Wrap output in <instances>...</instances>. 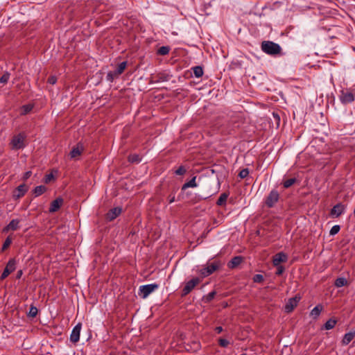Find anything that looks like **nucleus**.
Returning a JSON list of instances; mask_svg holds the SVG:
<instances>
[{"label": "nucleus", "mask_w": 355, "mask_h": 355, "mask_svg": "<svg viewBox=\"0 0 355 355\" xmlns=\"http://www.w3.org/2000/svg\"><path fill=\"white\" fill-rule=\"evenodd\" d=\"M223 265V263L220 261H214L211 263H207L205 266L200 270L199 272L202 277H206L218 270Z\"/></svg>", "instance_id": "1"}, {"label": "nucleus", "mask_w": 355, "mask_h": 355, "mask_svg": "<svg viewBox=\"0 0 355 355\" xmlns=\"http://www.w3.org/2000/svg\"><path fill=\"white\" fill-rule=\"evenodd\" d=\"M261 49L264 53L271 55L279 54L282 51V48L278 44L271 41L263 42Z\"/></svg>", "instance_id": "2"}, {"label": "nucleus", "mask_w": 355, "mask_h": 355, "mask_svg": "<svg viewBox=\"0 0 355 355\" xmlns=\"http://www.w3.org/2000/svg\"><path fill=\"white\" fill-rule=\"evenodd\" d=\"M26 135L24 133H19L14 135L10 141V145L13 150L24 148L25 145Z\"/></svg>", "instance_id": "3"}, {"label": "nucleus", "mask_w": 355, "mask_h": 355, "mask_svg": "<svg viewBox=\"0 0 355 355\" xmlns=\"http://www.w3.org/2000/svg\"><path fill=\"white\" fill-rule=\"evenodd\" d=\"M158 288L159 285L157 284H150L141 286L139 288V295L141 298L146 299L149 295L153 293Z\"/></svg>", "instance_id": "4"}, {"label": "nucleus", "mask_w": 355, "mask_h": 355, "mask_svg": "<svg viewBox=\"0 0 355 355\" xmlns=\"http://www.w3.org/2000/svg\"><path fill=\"white\" fill-rule=\"evenodd\" d=\"M201 281L202 279L198 277L188 281L182 290V296L187 295Z\"/></svg>", "instance_id": "5"}, {"label": "nucleus", "mask_w": 355, "mask_h": 355, "mask_svg": "<svg viewBox=\"0 0 355 355\" xmlns=\"http://www.w3.org/2000/svg\"><path fill=\"white\" fill-rule=\"evenodd\" d=\"M339 98L343 104H348L354 101L355 94L349 89H343L341 90Z\"/></svg>", "instance_id": "6"}, {"label": "nucleus", "mask_w": 355, "mask_h": 355, "mask_svg": "<svg viewBox=\"0 0 355 355\" xmlns=\"http://www.w3.org/2000/svg\"><path fill=\"white\" fill-rule=\"evenodd\" d=\"M279 199V192L277 190L273 189L270 192V193L266 198V200H265L266 205L268 207L271 208V207H274V205L278 202Z\"/></svg>", "instance_id": "7"}, {"label": "nucleus", "mask_w": 355, "mask_h": 355, "mask_svg": "<svg viewBox=\"0 0 355 355\" xmlns=\"http://www.w3.org/2000/svg\"><path fill=\"white\" fill-rule=\"evenodd\" d=\"M16 269V260L15 259H10L6 264L5 269L3 270L1 279H6L11 272Z\"/></svg>", "instance_id": "8"}, {"label": "nucleus", "mask_w": 355, "mask_h": 355, "mask_svg": "<svg viewBox=\"0 0 355 355\" xmlns=\"http://www.w3.org/2000/svg\"><path fill=\"white\" fill-rule=\"evenodd\" d=\"M82 327L81 323H78L72 329L70 335V340L73 343H76L80 339V334Z\"/></svg>", "instance_id": "9"}, {"label": "nucleus", "mask_w": 355, "mask_h": 355, "mask_svg": "<svg viewBox=\"0 0 355 355\" xmlns=\"http://www.w3.org/2000/svg\"><path fill=\"white\" fill-rule=\"evenodd\" d=\"M28 191V187L25 184H20L18 186L13 192V198L15 199H19L23 197Z\"/></svg>", "instance_id": "10"}, {"label": "nucleus", "mask_w": 355, "mask_h": 355, "mask_svg": "<svg viewBox=\"0 0 355 355\" xmlns=\"http://www.w3.org/2000/svg\"><path fill=\"white\" fill-rule=\"evenodd\" d=\"M345 209V206L343 205L342 203H338L333 207V208L331 209L330 214L332 216L334 217H339Z\"/></svg>", "instance_id": "11"}, {"label": "nucleus", "mask_w": 355, "mask_h": 355, "mask_svg": "<svg viewBox=\"0 0 355 355\" xmlns=\"http://www.w3.org/2000/svg\"><path fill=\"white\" fill-rule=\"evenodd\" d=\"M300 299V298L297 297L289 299L288 302L285 305V311L287 313L291 312L294 309V308L297 306Z\"/></svg>", "instance_id": "12"}, {"label": "nucleus", "mask_w": 355, "mask_h": 355, "mask_svg": "<svg viewBox=\"0 0 355 355\" xmlns=\"http://www.w3.org/2000/svg\"><path fill=\"white\" fill-rule=\"evenodd\" d=\"M287 261V255L284 252L276 254L272 259V263L275 266H278L280 263Z\"/></svg>", "instance_id": "13"}, {"label": "nucleus", "mask_w": 355, "mask_h": 355, "mask_svg": "<svg viewBox=\"0 0 355 355\" xmlns=\"http://www.w3.org/2000/svg\"><path fill=\"white\" fill-rule=\"evenodd\" d=\"M63 203V199L60 197L57 198L55 200L51 202L50 207H49V212L53 213L57 211L62 206Z\"/></svg>", "instance_id": "14"}, {"label": "nucleus", "mask_w": 355, "mask_h": 355, "mask_svg": "<svg viewBox=\"0 0 355 355\" xmlns=\"http://www.w3.org/2000/svg\"><path fill=\"white\" fill-rule=\"evenodd\" d=\"M84 150V147L82 144L78 143L76 146H74L70 152L71 158H76L81 155L83 151Z\"/></svg>", "instance_id": "15"}, {"label": "nucleus", "mask_w": 355, "mask_h": 355, "mask_svg": "<svg viewBox=\"0 0 355 355\" xmlns=\"http://www.w3.org/2000/svg\"><path fill=\"white\" fill-rule=\"evenodd\" d=\"M121 213V208L114 207V208L110 209L107 212V214H106V218L108 220L112 221L114 219H115L118 216H119Z\"/></svg>", "instance_id": "16"}, {"label": "nucleus", "mask_w": 355, "mask_h": 355, "mask_svg": "<svg viewBox=\"0 0 355 355\" xmlns=\"http://www.w3.org/2000/svg\"><path fill=\"white\" fill-rule=\"evenodd\" d=\"M243 260V258L241 256L234 257L227 263V267L230 269L235 268L242 263Z\"/></svg>", "instance_id": "17"}, {"label": "nucleus", "mask_w": 355, "mask_h": 355, "mask_svg": "<svg viewBox=\"0 0 355 355\" xmlns=\"http://www.w3.org/2000/svg\"><path fill=\"white\" fill-rule=\"evenodd\" d=\"M19 222H20V220L19 219H12L9 223V224L3 228V232H7L10 230H12V231L17 230L19 227Z\"/></svg>", "instance_id": "18"}, {"label": "nucleus", "mask_w": 355, "mask_h": 355, "mask_svg": "<svg viewBox=\"0 0 355 355\" xmlns=\"http://www.w3.org/2000/svg\"><path fill=\"white\" fill-rule=\"evenodd\" d=\"M355 337V331L346 333L342 340V345H348Z\"/></svg>", "instance_id": "19"}, {"label": "nucleus", "mask_w": 355, "mask_h": 355, "mask_svg": "<svg viewBox=\"0 0 355 355\" xmlns=\"http://www.w3.org/2000/svg\"><path fill=\"white\" fill-rule=\"evenodd\" d=\"M196 176H194L191 180H190L189 182L184 183L181 189L182 191H184L186 190L188 188H195V187H198V184L196 182Z\"/></svg>", "instance_id": "20"}, {"label": "nucleus", "mask_w": 355, "mask_h": 355, "mask_svg": "<svg viewBox=\"0 0 355 355\" xmlns=\"http://www.w3.org/2000/svg\"><path fill=\"white\" fill-rule=\"evenodd\" d=\"M323 306L321 304L317 305L311 310L310 313L311 316L313 318H317L320 315Z\"/></svg>", "instance_id": "21"}, {"label": "nucleus", "mask_w": 355, "mask_h": 355, "mask_svg": "<svg viewBox=\"0 0 355 355\" xmlns=\"http://www.w3.org/2000/svg\"><path fill=\"white\" fill-rule=\"evenodd\" d=\"M228 196H229V193H227L225 192V193H221L220 197L217 200L216 205L218 206L225 205Z\"/></svg>", "instance_id": "22"}, {"label": "nucleus", "mask_w": 355, "mask_h": 355, "mask_svg": "<svg viewBox=\"0 0 355 355\" xmlns=\"http://www.w3.org/2000/svg\"><path fill=\"white\" fill-rule=\"evenodd\" d=\"M348 282L345 277H338L335 280L334 285L336 287L340 288L342 286H347Z\"/></svg>", "instance_id": "23"}, {"label": "nucleus", "mask_w": 355, "mask_h": 355, "mask_svg": "<svg viewBox=\"0 0 355 355\" xmlns=\"http://www.w3.org/2000/svg\"><path fill=\"white\" fill-rule=\"evenodd\" d=\"M127 66V62H121L116 69L114 71V75L115 76H119L121 75V73H123V72L124 71L125 67Z\"/></svg>", "instance_id": "24"}, {"label": "nucleus", "mask_w": 355, "mask_h": 355, "mask_svg": "<svg viewBox=\"0 0 355 355\" xmlns=\"http://www.w3.org/2000/svg\"><path fill=\"white\" fill-rule=\"evenodd\" d=\"M46 191V188L45 186L40 185V186H37L34 189L33 193L35 196H41L42 194H43Z\"/></svg>", "instance_id": "25"}, {"label": "nucleus", "mask_w": 355, "mask_h": 355, "mask_svg": "<svg viewBox=\"0 0 355 355\" xmlns=\"http://www.w3.org/2000/svg\"><path fill=\"white\" fill-rule=\"evenodd\" d=\"M128 159L130 162L133 164H138L141 161V157L137 154H131Z\"/></svg>", "instance_id": "26"}, {"label": "nucleus", "mask_w": 355, "mask_h": 355, "mask_svg": "<svg viewBox=\"0 0 355 355\" xmlns=\"http://www.w3.org/2000/svg\"><path fill=\"white\" fill-rule=\"evenodd\" d=\"M216 295V292L215 291H213L209 293L207 295L203 296L202 301L205 303H209L214 298Z\"/></svg>", "instance_id": "27"}, {"label": "nucleus", "mask_w": 355, "mask_h": 355, "mask_svg": "<svg viewBox=\"0 0 355 355\" xmlns=\"http://www.w3.org/2000/svg\"><path fill=\"white\" fill-rule=\"evenodd\" d=\"M193 74L196 78H200L203 75V69L200 66H196L192 68Z\"/></svg>", "instance_id": "28"}, {"label": "nucleus", "mask_w": 355, "mask_h": 355, "mask_svg": "<svg viewBox=\"0 0 355 355\" xmlns=\"http://www.w3.org/2000/svg\"><path fill=\"white\" fill-rule=\"evenodd\" d=\"M336 322L337 321L334 319H329V320H327L324 325V327L325 329L327 330H329V329H333L335 325L336 324Z\"/></svg>", "instance_id": "29"}, {"label": "nucleus", "mask_w": 355, "mask_h": 355, "mask_svg": "<svg viewBox=\"0 0 355 355\" xmlns=\"http://www.w3.org/2000/svg\"><path fill=\"white\" fill-rule=\"evenodd\" d=\"M170 51V47L168 46H161L158 50H157V54L158 55H166L167 54H168Z\"/></svg>", "instance_id": "30"}, {"label": "nucleus", "mask_w": 355, "mask_h": 355, "mask_svg": "<svg viewBox=\"0 0 355 355\" xmlns=\"http://www.w3.org/2000/svg\"><path fill=\"white\" fill-rule=\"evenodd\" d=\"M33 108V105L31 104L24 105L21 107V114H27L29 113Z\"/></svg>", "instance_id": "31"}, {"label": "nucleus", "mask_w": 355, "mask_h": 355, "mask_svg": "<svg viewBox=\"0 0 355 355\" xmlns=\"http://www.w3.org/2000/svg\"><path fill=\"white\" fill-rule=\"evenodd\" d=\"M296 180H297L295 178L288 179L283 182V186L286 189L289 188L290 187H291L293 184H295L296 182Z\"/></svg>", "instance_id": "32"}, {"label": "nucleus", "mask_w": 355, "mask_h": 355, "mask_svg": "<svg viewBox=\"0 0 355 355\" xmlns=\"http://www.w3.org/2000/svg\"><path fill=\"white\" fill-rule=\"evenodd\" d=\"M12 241V238L10 236H8L6 239V240L4 241V243L2 245L1 250L2 251L6 250L10 245Z\"/></svg>", "instance_id": "33"}, {"label": "nucleus", "mask_w": 355, "mask_h": 355, "mask_svg": "<svg viewBox=\"0 0 355 355\" xmlns=\"http://www.w3.org/2000/svg\"><path fill=\"white\" fill-rule=\"evenodd\" d=\"M37 309L34 306H31L28 313V315L31 318H35L37 315Z\"/></svg>", "instance_id": "34"}, {"label": "nucleus", "mask_w": 355, "mask_h": 355, "mask_svg": "<svg viewBox=\"0 0 355 355\" xmlns=\"http://www.w3.org/2000/svg\"><path fill=\"white\" fill-rule=\"evenodd\" d=\"M187 168L184 166H180L175 171V174L177 175H183L186 173Z\"/></svg>", "instance_id": "35"}, {"label": "nucleus", "mask_w": 355, "mask_h": 355, "mask_svg": "<svg viewBox=\"0 0 355 355\" xmlns=\"http://www.w3.org/2000/svg\"><path fill=\"white\" fill-rule=\"evenodd\" d=\"M10 78V73L8 72H6L0 78V83L6 84L8 83Z\"/></svg>", "instance_id": "36"}, {"label": "nucleus", "mask_w": 355, "mask_h": 355, "mask_svg": "<svg viewBox=\"0 0 355 355\" xmlns=\"http://www.w3.org/2000/svg\"><path fill=\"white\" fill-rule=\"evenodd\" d=\"M249 174V170L248 168H243L242 169L239 173V177L241 179H243L245 178H246Z\"/></svg>", "instance_id": "37"}, {"label": "nucleus", "mask_w": 355, "mask_h": 355, "mask_svg": "<svg viewBox=\"0 0 355 355\" xmlns=\"http://www.w3.org/2000/svg\"><path fill=\"white\" fill-rule=\"evenodd\" d=\"M340 225H334V226L331 227V230H330V232H329V234H330V235H335V234H336L337 233H338V232L340 231Z\"/></svg>", "instance_id": "38"}, {"label": "nucleus", "mask_w": 355, "mask_h": 355, "mask_svg": "<svg viewBox=\"0 0 355 355\" xmlns=\"http://www.w3.org/2000/svg\"><path fill=\"white\" fill-rule=\"evenodd\" d=\"M272 116H273V119H274V121H275V123L276 124V126H277V128H278L279 126V124H280V116L278 114V113H277V112H273L272 113Z\"/></svg>", "instance_id": "39"}, {"label": "nucleus", "mask_w": 355, "mask_h": 355, "mask_svg": "<svg viewBox=\"0 0 355 355\" xmlns=\"http://www.w3.org/2000/svg\"><path fill=\"white\" fill-rule=\"evenodd\" d=\"M263 276L260 274H257L253 277V281L255 283H261L263 281Z\"/></svg>", "instance_id": "40"}, {"label": "nucleus", "mask_w": 355, "mask_h": 355, "mask_svg": "<svg viewBox=\"0 0 355 355\" xmlns=\"http://www.w3.org/2000/svg\"><path fill=\"white\" fill-rule=\"evenodd\" d=\"M218 343H219L220 346H221L223 347H226L230 344V342L225 338H220L218 340Z\"/></svg>", "instance_id": "41"}, {"label": "nucleus", "mask_w": 355, "mask_h": 355, "mask_svg": "<svg viewBox=\"0 0 355 355\" xmlns=\"http://www.w3.org/2000/svg\"><path fill=\"white\" fill-rule=\"evenodd\" d=\"M57 82V78L55 76H51L47 80V83L51 85L55 84Z\"/></svg>", "instance_id": "42"}, {"label": "nucleus", "mask_w": 355, "mask_h": 355, "mask_svg": "<svg viewBox=\"0 0 355 355\" xmlns=\"http://www.w3.org/2000/svg\"><path fill=\"white\" fill-rule=\"evenodd\" d=\"M53 179H54V176L52 173L47 174L44 178V182L49 183Z\"/></svg>", "instance_id": "43"}, {"label": "nucleus", "mask_w": 355, "mask_h": 355, "mask_svg": "<svg viewBox=\"0 0 355 355\" xmlns=\"http://www.w3.org/2000/svg\"><path fill=\"white\" fill-rule=\"evenodd\" d=\"M277 267V271H276L275 274L277 275H281L284 272L285 268L283 266H280V265H279Z\"/></svg>", "instance_id": "44"}, {"label": "nucleus", "mask_w": 355, "mask_h": 355, "mask_svg": "<svg viewBox=\"0 0 355 355\" xmlns=\"http://www.w3.org/2000/svg\"><path fill=\"white\" fill-rule=\"evenodd\" d=\"M118 76L114 75V71H110L107 75V80L112 81L115 77Z\"/></svg>", "instance_id": "45"}, {"label": "nucleus", "mask_w": 355, "mask_h": 355, "mask_svg": "<svg viewBox=\"0 0 355 355\" xmlns=\"http://www.w3.org/2000/svg\"><path fill=\"white\" fill-rule=\"evenodd\" d=\"M175 200V197L174 194H170L168 197V204H171Z\"/></svg>", "instance_id": "46"}, {"label": "nucleus", "mask_w": 355, "mask_h": 355, "mask_svg": "<svg viewBox=\"0 0 355 355\" xmlns=\"http://www.w3.org/2000/svg\"><path fill=\"white\" fill-rule=\"evenodd\" d=\"M32 175V172L31 171H26L24 174V176H23V179L24 180H28L31 175Z\"/></svg>", "instance_id": "47"}, {"label": "nucleus", "mask_w": 355, "mask_h": 355, "mask_svg": "<svg viewBox=\"0 0 355 355\" xmlns=\"http://www.w3.org/2000/svg\"><path fill=\"white\" fill-rule=\"evenodd\" d=\"M215 331H216V333L220 334V333H221L223 331V327H220V326L216 327L215 328Z\"/></svg>", "instance_id": "48"}, {"label": "nucleus", "mask_w": 355, "mask_h": 355, "mask_svg": "<svg viewBox=\"0 0 355 355\" xmlns=\"http://www.w3.org/2000/svg\"><path fill=\"white\" fill-rule=\"evenodd\" d=\"M22 274H23L22 270H19V271L17 272V279H19V278L21 277Z\"/></svg>", "instance_id": "49"}, {"label": "nucleus", "mask_w": 355, "mask_h": 355, "mask_svg": "<svg viewBox=\"0 0 355 355\" xmlns=\"http://www.w3.org/2000/svg\"><path fill=\"white\" fill-rule=\"evenodd\" d=\"M241 355H247L246 354H241Z\"/></svg>", "instance_id": "50"}]
</instances>
